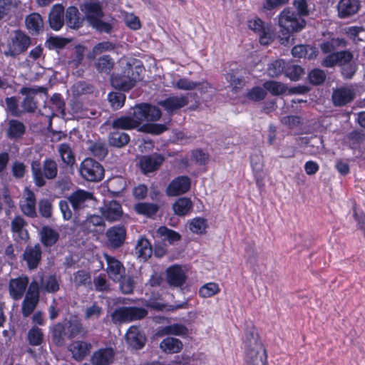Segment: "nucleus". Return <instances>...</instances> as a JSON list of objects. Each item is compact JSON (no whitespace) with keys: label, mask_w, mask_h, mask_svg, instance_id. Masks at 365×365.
<instances>
[{"label":"nucleus","mask_w":365,"mask_h":365,"mask_svg":"<svg viewBox=\"0 0 365 365\" xmlns=\"http://www.w3.org/2000/svg\"><path fill=\"white\" fill-rule=\"evenodd\" d=\"M278 25L282 34L279 36L280 43L287 45L289 42L290 34L304 29L306 21L289 8H285L278 16Z\"/></svg>","instance_id":"1"},{"label":"nucleus","mask_w":365,"mask_h":365,"mask_svg":"<svg viewBox=\"0 0 365 365\" xmlns=\"http://www.w3.org/2000/svg\"><path fill=\"white\" fill-rule=\"evenodd\" d=\"M85 18L89 25L101 33L110 34L113 29V24L104 20V12L102 4L96 1L85 2L82 7Z\"/></svg>","instance_id":"2"},{"label":"nucleus","mask_w":365,"mask_h":365,"mask_svg":"<svg viewBox=\"0 0 365 365\" xmlns=\"http://www.w3.org/2000/svg\"><path fill=\"white\" fill-rule=\"evenodd\" d=\"M31 169L34 182L38 187L45 186L47 180L56 179L58 173L57 162L49 158H46L42 164L38 160L32 161Z\"/></svg>","instance_id":"3"},{"label":"nucleus","mask_w":365,"mask_h":365,"mask_svg":"<svg viewBox=\"0 0 365 365\" xmlns=\"http://www.w3.org/2000/svg\"><path fill=\"white\" fill-rule=\"evenodd\" d=\"M31 44V38L21 30H16L7 43L4 55L13 58L25 53Z\"/></svg>","instance_id":"4"},{"label":"nucleus","mask_w":365,"mask_h":365,"mask_svg":"<svg viewBox=\"0 0 365 365\" xmlns=\"http://www.w3.org/2000/svg\"><path fill=\"white\" fill-rule=\"evenodd\" d=\"M131 120L135 123V128L145 121H156L161 116V111L155 106L148 103L136 105L130 113Z\"/></svg>","instance_id":"5"},{"label":"nucleus","mask_w":365,"mask_h":365,"mask_svg":"<svg viewBox=\"0 0 365 365\" xmlns=\"http://www.w3.org/2000/svg\"><path fill=\"white\" fill-rule=\"evenodd\" d=\"M80 174L90 182H99L104 176V169L101 163L91 158L84 159L80 165Z\"/></svg>","instance_id":"6"},{"label":"nucleus","mask_w":365,"mask_h":365,"mask_svg":"<svg viewBox=\"0 0 365 365\" xmlns=\"http://www.w3.org/2000/svg\"><path fill=\"white\" fill-rule=\"evenodd\" d=\"M39 300V284L36 280L30 284L21 305V313L27 317L34 311Z\"/></svg>","instance_id":"7"},{"label":"nucleus","mask_w":365,"mask_h":365,"mask_svg":"<svg viewBox=\"0 0 365 365\" xmlns=\"http://www.w3.org/2000/svg\"><path fill=\"white\" fill-rule=\"evenodd\" d=\"M356 98V91L353 86H341L333 91L332 103L334 106L342 107L351 103Z\"/></svg>","instance_id":"8"},{"label":"nucleus","mask_w":365,"mask_h":365,"mask_svg":"<svg viewBox=\"0 0 365 365\" xmlns=\"http://www.w3.org/2000/svg\"><path fill=\"white\" fill-rule=\"evenodd\" d=\"M147 313V311L143 308L121 307L113 312V318L120 322H131L144 318Z\"/></svg>","instance_id":"9"},{"label":"nucleus","mask_w":365,"mask_h":365,"mask_svg":"<svg viewBox=\"0 0 365 365\" xmlns=\"http://www.w3.org/2000/svg\"><path fill=\"white\" fill-rule=\"evenodd\" d=\"M249 28L259 35V42L262 45H268L272 41V31L270 26L259 18H255L248 21Z\"/></svg>","instance_id":"10"},{"label":"nucleus","mask_w":365,"mask_h":365,"mask_svg":"<svg viewBox=\"0 0 365 365\" xmlns=\"http://www.w3.org/2000/svg\"><path fill=\"white\" fill-rule=\"evenodd\" d=\"M191 180L187 176H179L173 179L165 190L168 196H178L186 193L190 188Z\"/></svg>","instance_id":"11"},{"label":"nucleus","mask_w":365,"mask_h":365,"mask_svg":"<svg viewBox=\"0 0 365 365\" xmlns=\"http://www.w3.org/2000/svg\"><path fill=\"white\" fill-rule=\"evenodd\" d=\"M166 280L173 287L181 288L187 280L185 269L179 265H173L166 270Z\"/></svg>","instance_id":"12"},{"label":"nucleus","mask_w":365,"mask_h":365,"mask_svg":"<svg viewBox=\"0 0 365 365\" xmlns=\"http://www.w3.org/2000/svg\"><path fill=\"white\" fill-rule=\"evenodd\" d=\"M265 358V349L257 339H255L253 347L247 348L246 351L247 365H264Z\"/></svg>","instance_id":"13"},{"label":"nucleus","mask_w":365,"mask_h":365,"mask_svg":"<svg viewBox=\"0 0 365 365\" xmlns=\"http://www.w3.org/2000/svg\"><path fill=\"white\" fill-rule=\"evenodd\" d=\"M92 198L93 195L91 192L83 190H78L71 193L67 199L75 213H78L86 206V202L92 200Z\"/></svg>","instance_id":"14"},{"label":"nucleus","mask_w":365,"mask_h":365,"mask_svg":"<svg viewBox=\"0 0 365 365\" xmlns=\"http://www.w3.org/2000/svg\"><path fill=\"white\" fill-rule=\"evenodd\" d=\"M109 246L113 249L120 247L126 237V230L123 226H113L106 232Z\"/></svg>","instance_id":"15"},{"label":"nucleus","mask_w":365,"mask_h":365,"mask_svg":"<svg viewBox=\"0 0 365 365\" xmlns=\"http://www.w3.org/2000/svg\"><path fill=\"white\" fill-rule=\"evenodd\" d=\"M360 8V0H340L337 5L338 16L340 19L351 17L357 14Z\"/></svg>","instance_id":"16"},{"label":"nucleus","mask_w":365,"mask_h":365,"mask_svg":"<svg viewBox=\"0 0 365 365\" xmlns=\"http://www.w3.org/2000/svg\"><path fill=\"white\" fill-rule=\"evenodd\" d=\"M163 161L164 158L161 155H143L140 158L139 166L142 172L147 174L158 170Z\"/></svg>","instance_id":"17"},{"label":"nucleus","mask_w":365,"mask_h":365,"mask_svg":"<svg viewBox=\"0 0 365 365\" xmlns=\"http://www.w3.org/2000/svg\"><path fill=\"white\" fill-rule=\"evenodd\" d=\"M48 23L50 27L55 31L60 30L65 23L64 7L57 4L52 6L48 14Z\"/></svg>","instance_id":"18"},{"label":"nucleus","mask_w":365,"mask_h":365,"mask_svg":"<svg viewBox=\"0 0 365 365\" xmlns=\"http://www.w3.org/2000/svg\"><path fill=\"white\" fill-rule=\"evenodd\" d=\"M29 278L26 276H21L18 278L11 279L9 282V291L11 297L14 300L20 299L28 286Z\"/></svg>","instance_id":"19"},{"label":"nucleus","mask_w":365,"mask_h":365,"mask_svg":"<svg viewBox=\"0 0 365 365\" xmlns=\"http://www.w3.org/2000/svg\"><path fill=\"white\" fill-rule=\"evenodd\" d=\"M108 267L107 272L109 277L113 281H120L125 272V269L122 263L113 257L109 256L106 252L104 253Z\"/></svg>","instance_id":"20"},{"label":"nucleus","mask_w":365,"mask_h":365,"mask_svg":"<svg viewBox=\"0 0 365 365\" xmlns=\"http://www.w3.org/2000/svg\"><path fill=\"white\" fill-rule=\"evenodd\" d=\"M101 210L104 218L109 222L119 220L123 215L121 205L115 200L108 202Z\"/></svg>","instance_id":"21"},{"label":"nucleus","mask_w":365,"mask_h":365,"mask_svg":"<svg viewBox=\"0 0 365 365\" xmlns=\"http://www.w3.org/2000/svg\"><path fill=\"white\" fill-rule=\"evenodd\" d=\"M187 103L188 99L185 96H173L158 102V105L162 106L168 113H173L174 110L180 109L187 105Z\"/></svg>","instance_id":"22"},{"label":"nucleus","mask_w":365,"mask_h":365,"mask_svg":"<svg viewBox=\"0 0 365 365\" xmlns=\"http://www.w3.org/2000/svg\"><path fill=\"white\" fill-rule=\"evenodd\" d=\"M127 343L135 349H140L145 344V336L137 327H131L125 334Z\"/></svg>","instance_id":"23"},{"label":"nucleus","mask_w":365,"mask_h":365,"mask_svg":"<svg viewBox=\"0 0 365 365\" xmlns=\"http://www.w3.org/2000/svg\"><path fill=\"white\" fill-rule=\"evenodd\" d=\"M84 18L76 6H69L65 11V23L71 29H78L82 26Z\"/></svg>","instance_id":"24"},{"label":"nucleus","mask_w":365,"mask_h":365,"mask_svg":"<svg viewBox=\"0 0 365 365\" xmlns=\"http://www.w3.org/2000/svg\"><path fill=\"white\" fill-rule=\"evenodd\" d=\"M27 222L20 215H16L11 222V229L14 235L26 242L29 239V233L26 228Z\"/></svg>","instance_id":"25"},{"label":"nucleus","mask_w":365,"mask_h":365,"mask_svg":"<svg viewBox=\"0 0 365 365\" xmlns=\"http://www.w3.org/2000/svg\"><path fill=\"white\" fill-rule=\"evenodd\" d=\"M91 348V344L85 341H76L72 342L69 345L68 350L71 352L73 359L77 361H81L88 355Z\"/></svg>","instance_id":"26"},{"label":"nucleus","mask_w":365,"mask_h":365,"mask_svg":"<svg viewBox=\"0 0 365 365\" xmlns=\"http://www.w3.org/2000/svg\"><path fill=\"white\" fill-rule=\"evenodd\" d=\"M83 227L88 232H103L106 225L101 216L93 215L83 221Z\"/></svg>","instance_id":"27"},{"label":"nucleus","mask_w":365,"mask_h":365,"mask_svg":"<svg viewBox=\"0 0 365 365\" xmlns=\"http://www.w3.org/2000/svg\"><path fill=\"white\" fill-rule=\"evenodd\" d=\"M26 29L32 34H39L43 29V20L38 13L28 15L25 19Z\"/></svg>","instance_id":"28"},{"label":"nucleus","mask_w":365,"mask_h":365,"mask_svg":"<svg viewBox=\"0 0 365 365\" xmlns=\"http://www.w3.org/2000/svg\"><path fill=\"white\" fill-rule=\"evenodd\" d=\"M87 144L88 150L93 155L98 159L102 160L108 155V147L103 140L97 139L96 140H88Z\"/></svg>","instance_id":"29"},{"label":"nucleus","mask_w":365,"mask_h":365,"mask_svg":"<svg viewBox=\"0 0 365 365\" xmlns=\"http://www.w3.org/2000/svg\"><path fill=\"white\" fill-rule=\"evenodd\" d=\"M113 356L114 352L111 348L101 349L93 354L91 362L93 365H108L113 360Z\"/></svg>","instance_id":"30"},{"label":"nucleus","mask_w":365,"mask_h":365,"mask_svg":"<svg viewBox=\"0 0 365 365\" xmlns=\"http://www.w3.org/2000/svg\"><path fill=\"white\" fill-rule=\"evenodd\" d=\"M112 86L118 89L127 91L135 86V83L126 73L113 74L110 77Z\"/></svg>","instance_id":"31"},{"label":"nucleus","mask_w":365,"mask_h":365,"mask_svg":"<svg viewBox=\"0 0 365 365\" xmlns=\"http://www.w3.org/2000/svg\"><path fill=\"white\" fill-rule=\"evenodd\" d=\"M292 53L295 58L314 59L317 56L318 51L315 47L301 44L294 46Z\"/></svg>","instance_id":"32"},{"label":"nucleus","mask_w":365,"mask_h":365,"mask_svg":"<svg viewBox=\"0 0 365 365\" xmlns=\"http://www.w3.org/2000/svg\"><path fill=\"white\" fill-rule=\"evenodd\" d=\"M58 152L62 162L68 167H73L76 163V157L70 145L65 143L60 144Z\"/></svg>","instance_id":"33"},{"label":"nucleus","mask_w":365,"mask_h":365,"mask_svg":"<svg viewBox=\"0 0 365 365\" xmlns=\"http://www.w3.org/2000/svg\"><path fill=\"white\" fill-rule=\"evenodd\" d=\"M41 286L39 291L48 293H54L59 289V282L55 275H49L43 277V274H40Z\"/></svg>","instance_id":"34"},{"label":"nucleus","mask_w":365,"mask_h":365,"mask_svg":"<svg viewBox=\"0 0 365 365\" xmlns=\"http://www.w3.org/2000/svg\"><path fill=\"white\" fill-rule=\"evenodd\" d=\"M124 73H126L129 78L135 84L141 78L144 71V67L138 61H134L132 63H127L124 68Z\"/></svg>","instance_id":"35"},{"label":"nucleus","mask_w":365,"mask_h":365,"mask_svg":"<svg viewBox=\"0 0 365 365\" xmlns=\"http://www.w3.org/2000/svg\"><path fill=\"white\" fill-rule=\"evenodd\" d=\"M160 347L165 353L175 354L181 351L182 343L178 339L167 337L161 341Z\"/></svg>","instance_id":"36"},{"label":"nucleus","mask_w":365,"mask_h":365,"mask_svg":"<svg viewBox=\"0 0 365 365\" xmlns=\"http://www.w3.org/2000/svg\"><path fill=\"white\" fill-rule=\"evenodd\" d=\"M108 140L110 145L115 148H122L129 143L130 137L124 132L116 130L110 133Z\"/></svg>","instance_id":"37"},{"label":"nucleus","mask_w":365,"mask_h":365,"mask_svg":"<svg viewBox=\"0 0 365 365\" xmlns=\"http://www.w3.org/2000/svg\"><path fill=\"white\" fill-rule=\"evenodd\" d=\"M173 209L175 215L184 216L190 212L192 202L190 198L180 197L173 205Z\"/></svg>","instance_id":"38"},{"label":"nucleus","mask_w":365,"mask_h":365,"mask_svg":"<svg viewBox=\"0 0 365 365\" xmlns=\"http://www.w3.org/2000/svg\"><path fill=\"white\" fill-rule=\"evenodd\" d=\"M40 235L41 242L46 247H51L54 245L59 237L58 233L49 227H43Z\"/></svg>","instance_id":"39"},{"label":"nucleus","mask_w":365,"mask_h":365,"mask_svg":"<svg viewBox=\"0 0 365 365\" xmlns=\"http://www.w3.org/2000/svg\"><path fill=\"white\" fill-rule=\"evenodd\" d=\"M114 64V60L109 55H104L97 59L95 67L100 73H109Z\"/></svg>","instance_id":"40"},{"label":"nucleus","mask_w":365,"mask_h":365,"mask_svg":"<svg viewBox=\"0 0 365 365\" xmlns=\"http://www.w3.org/2000/svg\"><path fill=\"white\" fill-rule=\"evenodd\" d=\"M26 130L24 124L17 120H11L9 122L8 136L10 138H17L22 136Z\"/></svg>","instance_id":"41"},{"label":"nucleus","mask_w":365,"mask_h":365,"mask_svg":"<svg viewBox=\"0 0 365 365\" xmlns=\"http://www.w3.org/2000/svg\"><path fill=\"white\" fill-rule=\"evenodd\" d=\"M134 209L138 214L150 217L156 214L159 207L154 203L140 202L135 205Z\"/></svg>","instance_id":"42"},{"label":"nucleus","mask_w":365,"mask_h":365,"mask_svg":"<svg viewBox=\"0 0 365 365\" xmlns=\"http://www.w3.org/2000/svg\"><path fill=\"white\" fill-rule=\"evenodd\" d=\"M207 227V220L203 217H198L193 218L189 222V229L195 234L202 235L205 233Z\"/></svg>","instance_id":"43"},{"label":"nucleus","mask_w":365,"mask_h":365,"mask_svg":"<svg viewBox=\"0 0 365 365\" xmlns=\"http://www.w3.org/2000/svg\"><path fill=\"white\" fill-rule=\"evenodd\" d=\"M111 126L113 129L128 130L135 128V123L131 120V115L122 116L115 118L111 122Z\"/></svg>","instance_id":"44"},{"label":"nucleus","mask_w":365,"mask_h":365,"mask_svg":"<svg viewBox=\"0 0 365 365\" xmlns=\"http://www.w3.org/2000/svg\"><path fill=\"white\" fill-rule=\"evenodd\" d=\"M84 48L81 46L76 47L74 51L71 54L66 63L71 68H76L81 64L84 57Z\"/></svg>","instance_id":"45"},{"label":"nucleus","mask_w":365,"mask_h":365,"mask_svg":"<svg viewBox=\"0 0 365 365\" xmlns=\"http://www.w3.org/2000/svg\"><path fill=\"white\" fill-rule=\"evenodd\" d=\"M158 235L163 237L164 241H167L169 244L175 243L180 240L179 233L174 230H170L166 227H160L157 230Z\"/></svg>","instance_id":"46"},{"label":"nucleus","mask_w":365,"mask_h":365,"mask_svg":"<svg viewBox=\"0 0 365 365\" xmlns=\"http://www.w3.org/2000/svg\"><path fill=\"white\" fill-rule=\"evenodd\" d=\"M220 292L218 284L209 282L202 285L199 289V295L202 298H209L215 296Z\"/></svg>","instance_id":"47"},{"label":"nucleus","mask_w":365,"mask_h":365,"mask_svg":"<svg viewBox=\"0 0 365 365\" xmlns=\"http://www.w3.org/2000/svg\"><path fill=\"white\" fill-rule=\"evenodd\" d=\"M285 62L282 59H277L269 64L267 73L271 77H278L285 72Z\"/></svg>","instance_id":"48"},{"label":"nucleus","mask_w":365,"mask_h":365,"mask_svg":"<svg viewBox=\"0 0 365 365\" xmlns=\"http://www.w3.org/2000/svg\"><path fill=\"white\" fill-rule=\"evenodd\" d=\"M162 331L165 334H173L180 336H186L188 334V329L187 327L180 324H174L166 326Z\"/></svg>","instance_id":"49"},{"label":"nucleus","mask_w":365,"mask_h":365,"mask_svg":"<svg viewBox=\"0 0 365 365\" xmlns=\"http://www.w3.org/2000/svg\"><path fill=\"white\" fill-rule=\"evenodd\" d=\"M114 48L115 45L110 41L98 43L93 48L92 51L88 55V58H95L96 56L106 51H112Z\"/></svg>","instance_id":"50"},{"label":"nucleus","mask_w":365,"mask_h":365,"mask_svg":"<svg viewBox=\"0 0 365 365\" xmlns=\"http://www.w3.org/2000/svg\"><path fill=\"white\" fill-rule=\"evenodd\" d=\"M200 86H202V83L192 81L187 78H182L176 82H173V87L184 91H192L198 88Z\"/></svg>","instance_id":"51"},{"label":"nucleus","mask_w":365,"mask_h":365,"mask_svg":"<svg viewBox=\"0 0 365 365\" xmlns=\"http://www.w3.org/2000/svg\"><path fill=\"white\" fill-rule=\"evenodd\" d=\"M263 86L265 91H268L274 96L281 95L286 91L284 85L279 82L268 81Z\"/></svg>","instance_id":"52"},{"label":"nucleus","mask_w":365,"mask_h":365,"mask_svg":"<svg viewBox=\"0 0 365 365\" xmlns=\"http://www.w3.org/2000/svg\"><path fill=\"white\" fill-rule=\"evenodd\" d=\"M27 337L31 345L38 346L43 341V335L41 329L34 327L29 331Z\"/></svg>","instance_id":"53"},{"label":"nucleus","mask_w":365,"mask_h":365,"mask_svg":"<svg viewBox=\"0 0 365 365\" xmlns=\"http://www.w3.org/2000/svg\"><path fill=\"white\" fill-rule=\"evenodd\" d=\"M284 73L292 81H297L304 75V71L301 66L293 64L285 67Z\"/></svg>","instance_id":"54"},{"label":"nucleus","mask_w":365,"mask_h":365,"mask_svg":"<svg viewBox=\"0 0 365 365\" xmlns=\"http://www.w3.org/2000/svg\"><path fill=\"white\" fill-rule=\"evenodd\" d=\"M108 101L113 109L120 108L125 103V96L122 93H110L108 97Z\"/></svg>","instance_id":"55"},{"label":"nucleus","mask_w":365,"mask_h":365,"mask_svg":"<svg viewBox=\"0 0 365 365\" xmlns=\"http://www.w3.org/2000/svg\"><path fill=\"white\" fill-rule=\"evenodd\" d=\"M6 105V110L13 116L19 117L21 114V111L19 109L18 100L16 97H8L5 99Z\"/></svg>","instance_id":"56"},{"label":"nucleus","mask_w":365,"mask_h":365,"mask_svg":"<svg viewBox=\"0 0 365 365\" xmlns=\"http://www.w3.org/2000/svg\"><path fill=\"white\" fill-rule=\"evenodd\" d=\"M309 79L313 85H320L323 83L326 79V74L324 71L315 68L309 74Z\"/></svg>","instance_id":"57"},{"label":"nucleus","mask_w":365,"mask_h":365,"mask_svg":"<svg viewBox=\"0 0 365 365\" xmlns=\"http://www.w3.org/2000/svg\"><path fill=\"white\" fill-rule=\"evenodd\" d=\"M41 252H24V259L27 262L29 269H35L37 267L41 259Z\"/></svg>","instance_id":"58"},{"label":"nucleus","mask_w":365,"mask_h":365,"mask_svg":"<svg viewBox=\"0 0 365 365\" xmlns=\"http://www.w3.org/2000/svg\"><path fill=\"white\" fill-rule=\"evenodd\" d=\"M289 0H264L262 3V9L264 11H272L288 4Z\"/></svg>","instance_id":"59"},{"label":"nucleus","mask_w":365,"mask_h":365,"mask_svg":"<svg viewBox=\"0 0 365 365\" xmlns=\"http://www.w3.org/2000/svg\"><path fill=\"white\" fill-rule=\"evenodd\" d=\"M124 21L127 26L133 30L139 29L141 26L139 18L131 13H125Z\"/></svg>","instance_id":"60"},{"label":"nucleus","mask_w":365,"mask_h":365,"mask_svg":"<svg viewBox=\"0 0 365 365\" xmlns=\"http://www.w3.org/2000/svg\"><path fill=\"white\" fill-rule=\"evenodd\" d=\"M38 210L42 217H50L52 214L51 202L47 199L41 200L38 202Z\"/></svg>","instance_id":"61"},{"label":"nucleus","mask_w":365,"mask_h":365,"mask_svg":"<svg viewBox=\"0 0 365 365\" xmlns=\"http://www.w3.org/2000/svg\"><path fill=\"white\" fill-rule=\"evenodd\" d=\"M266 95L267 92L264 88L255 87L247 93V96L250 100L259 101L263 100Z\"/></svg>","instance_id":"62"},{"label":"nucleus","mask_w":365,"mask_h":365,"mask_svg":"<svg viewBox=\"0 0 365 365\" xmlns=\"http://www.w3.org/2000/svg\"><path fill=\"white\" fill-rule=\"evenodd\" d=\"M281 122L289 128L292 129L301 125V118L298 115H287L281 119Z\"/></svg>","instance_id":"63"},{"label":"nucleus","mask_w":365,"mask_h":365,"mask_svg":"<svg viewBox=\"0 0 365 365\" xmlns=\"http://www.w3.org/2000/svg\"><path fill=\"white\" fill-rule=\"evenodd\" d=\"M337 59V64L344 66L349 63L353 59V54L349 51L335 52Z\"/></svg>","instance_id":"64"}]
</instances>
